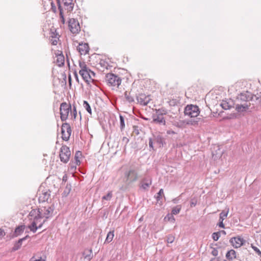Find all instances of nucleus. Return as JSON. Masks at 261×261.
I'll return each mask as SVG.
<instances>
[{
	"label": "nucleus",
	"mask_w": 261,
	"mask_h": 261,
	"mask_svg": "<svg viewBox=\"0 0 261 261\" xmlns=\"http://www.w3.org/2000/svg\"><path fill=\"white\" fill-rule=\"evenodd\" d=\"M28 218L31 222L28 227L33 233L36 232L38 228H41L46 222V220L41 221L43 217L41 211L38 208L32 209L28 215Z\"/></svg>",
	"instance_id": "nucleus-1"
},
{
	"label": "nucleus",
	"mask_w": 261,
	"mask_h": 261,
	"mask_svg": "<svg viewBox=\"0 0 261 261\" xmlns=\"http://www.w3.org/2000/svg\"><path fill=\"white\" fill-rule=\"evenodd\" d=\"M168 113L167 110L163 108L156 109L155 113L152 116V122L160 125H166V118L164 117Z\"/></svg>",
	"instance_id": "nucleus-2"
},
{
	"label": "nucleus",
	"mask_w": 261,
	"mask_h": 261,
	"mask_svg": "<svg viewBox=\"0 0 261 261\" xmlns=\"http://www.w3.org/2000/svg\"><path fill=\"white\" fill-rule=\"evenodd\" d=\"M200 113L199 109L196 105H187L184 110L185 116L190 117V118H195L197 117Z\"/></svg>",
	"instance_id": "nucleus-3"
},
{
	"label": "nucleus",
	"mask_w": 261,
	"mask_h": 261,
	"mask_svg": "<svg viewBox=\"0 0 261 261\" xmlns=\"http://www.w3.org/2000/svg\"><path fill=\"white\" fill-rule=\"evenodd\" d=\"M71 106L70 103L64 102L61 103L60 107V117L62 121H65L68 118Z\"/></svg>",
	"instance_id": "nucleus-4"
},
{
	"label": "nucleus",
	"mask_w": 261,
	"mask_h": 261,
	"mask_svg": "<svg viewBox=\"0 0 261 261\" xmlns=\"http://www.w3.org/2000/svg\"><path fill=\"white\" fill-rule=\"evenodd\" d=\"M106 80L107 84L111 86H117L118 87L121 83V79L114 73L107 74Z\"/></svg>",
	"instance_id": "nucleus-5"
},
{
	"label": "nucleus",
	"mask_w": 261,
	"mask_h": 261,
	"mask_svg": "<svg viewBox=\"0 0 261 261\" xmlns=\"http://www.w3.org/2000/svg\"><path fill=\"white\" fill-rule=\"evenodd\" d=\"M71 155L69 148L66 145H63L60 148V158L61 162L64 163H67Z\"/></svg>",
	"instance_id": "nucleus-6"
},
{
	"label": "nucleus",
	"mask_w": 261,
	"mask_h": 261,
	"mask_svg": "<svg viewBox=\"0 0 261 261\" xmlns=\"http://www.w3.org/2000/svg\"><path fill=\"white\" fill-rule=\"evenodd\" d=\"M68 28L72 34H77L81 31L79 22L76 19L70 18L68 20Z\"/></svg>",
	"instance_id": "nucleus-7"
},
{
	"label": "nucleus",
	"mask_w": 261,
	"mask_h": 261,
	"mask_svg": "<svg viewBox=\"0 0 261 261\" xmlns=\"http://www.w3.org/2000/svg\"><path fill=\"white\" fill-rule=\"evenodd\" d=\"M71 128L69 124L64 123L61 127L62 138L64 141H68L71 134Z\"/></svg>",
	"instance_id": "nucleus-8"
},
{
	"label": "nucleus",
	"mask_w": 261,
	"mask_h": 261,
	"mask_svg": "<svg viewBox=\"0 0 261 261\" xmlns=\"http://www.w3.org/2000/svg\"><path fill=\"white\" fill-rule=\"evenodd\" d=\"M79 73L87 84H90L91 82L93 81V80L91 79V75L87 66H83V68L80 70Z\"/></svg>",
	"instance_id": "nucleus-9"
},
{
	"label": "nucleus",
	"mask_w": 261,
	"mask_h": 261,
	"mask_svg": "<svg viewBox=\"0 0 261 261\" xmlns=\"http://www.w3.org/2000/svg\"><path fill=\"white\" fill-rule=\"evenodd\" d=\"M38 209L41 211L43 220H46V221L48 218L52 217L54 211V207L52 206H44Z\"/></svg>",
	"instance_id": "nucleus-10"
},
{
	"label": "nucleus",
	"mask_w": 261,
	"mask_h": 261,
	"mask_svg": "<svg viewBox=\"0 0 261 261\" xmlns=\"http://www.w3.org/2000/svg\"><path fill=\"white\" fill-rule=\"evenodd\" d=\"M50 191L49 190L45 189L41 191H39L38 200L40 202L47 201L50 196Z\"/></svg>",
	"instance_id": "nucleus-11"
},
{
	"label": "nucleus",
	"mask_w": 261,
	"mask_h": 261,
	"mask_svg": "<svg viewBox=\"0 0 261 261\" xmlns=\"http://www.w3.org/2000/svg\"><path fill=\"white\" fill-rule=\"evenodd\" d=\"M137 100L141 105L146 106L149 102L150 98L149 96L141 93L137 96Z\"/></svg>",
	"instance_id": "nucleus-12"
},
{
	"label": "nucleus",
	"mask_w": 261,
	"mask_h": 261,
	"mask_svg": "<svg viewBox=\"0 0 261 261\" xmlns=\"http://www.w3.org/2000/svg\"><path fill=\"white\" fill-rule=\"evenodd\" d=\"M127 180H129L130 182H133L137 180L138 174L137 172L134 170L131 169L128 172L125 173Z\"/></svg>",
	"instance_id": "nucleus-13"
},
{
	"label": "nucleus",
	"mask_w": 261,
	"mask_h": 261,
	"mask_svg": "<svg viewBox=\"0 0 261 261\" xmlns=\"http://www.w3.org/2000/svg\"><path fill=\"white\" fill-rule=\"evenodd\" d=\"M230 241L234 248H238L243 245L244 239L241 237H234L231 239Z\"/></svg>",
	"instance_id": "nucleus-14"
},
{
	"label": "nucleus",
	"mask_w": 261,
	"mask_h": 261,
	"mask_svg": "<svg viewBox=\"0 0 261 261\" xmlns=\"http://www.w3.org/2000/svg\"><path fill=\"white\" fill-rule=\"evenodd\" d=\"M151 184L152 181L151 178L149 177H145L141 181L140 188L144 190H147Z\"/></svg>",
	"instance_id": "nucleus-15"
},
{
	"label": "nucleus",
	"mask_w": 261,
	"mask_h": 261,
	"mask_svg": "<svg viewBox=\"0 0 261 261\" xmlns=\"http://www.w3.org/2000/svg\"><path fill=\"white\" fill-rule=\"evenodd\" d=\"M77 49L81 55H85L88 53L89 47L88 43H79L78 46L77 47Z\"/></svg>",
	"instance_id": "nucleus-16"
},
{
	"label": "nucleus",
	"mask_w": 261,
	"mask_h": 261,
	"mask_svg": "<svg viewBox=\"0 0 261 261\" xmlns=\"http://www.w3.org/2000/svg\"><path fill=\"white\" fill-rule=\"evenodd\" d=\"M64 6L68 12L73 10L74 4L73 0H63Z\"/></svg>",
	"instance_id": "nucleus-17"
},
{
	"label": "nucleus",
	"mask_w": 261,
	"mask_h": 261,
	"mask_svg": "<svg viewBox=\"0 0 261 261\" xmlns=\"http://www.w3.org/2000/svg\"><path fill=\"white\" fill-rule=\"evenodd\" d=\"M252 99V96L250 93L246 92L245 93H241L238 97V99L241 101L247 102L249 101Z\"/></svg>",
	"instance_id": "nucleus-18"
},
{
	"label": "nucleus",
	"mask_w": 261,
	"mask_h": 261,
	"mask_svg": "<svg viewBox=\"0 0 261 261\" xmlns=\"http://www.w3.org/2000/svg\"><path fill=\"white\" fill-rule=\"evenodd\" d=\"M83 256L85 259L90 261L93 257L92 250L91 249H87L83 253Z\"/></svg>",
	"instance_id": "nucleus-19"
},
{
	"label": "nucleus",
	"mask_w": 261,
	"mask_h": 261,
	"mask_svg": "<svg viewBox=\"0 0 261 261\" xmlns=\"http://www.w3.org/2000/svg\"><path fill=\"white\" fill-rule=\"evenodd\" d=\"M29 236L28 235L26 236L25 237L20 239L17 242H16L13 247L12 248V250L13 251H15L19 249L22 245V242L25 240L27 238H29Z\"/></svg>",
	"instance_id": "nucleus-20"
},
{
	"label": "nucleus",
	"mask_w": 261,
	"mask_h": 261,
	"mask_svg": "<svg viewBox=\"0 0 261 261\" xmlns=\"http://www.w3.org/2000/svg\"><path fill=\"white\" fill-rule=\"evenodd\" d=\"M65 58L62 54L56 55L55 62L57 65H64Z\"/></svg>",
	"instance_id": "nucleus-21"
},
{
	"label": "nucleus",
	"mask_w": 261,
	"mask_h": 261,
	"mask_svg": "<svg viewBox=\"0 0 261 261\" xmlns=\"http://www.w3.org/2000/svg\"><path fill=\"white\" fill-rule=\"evenodd\" d=\"M249 106L247 103L236 105V109L238 112L246 111L249 109Z\"/></svg>",
	"instance_id": "nucleus-22"
},
{
	"label": "nucleus",
	"mask_w": 261,
	"mask_h": 261,
	"mask_svg": "<svg viewBox=\"0 0 261 261\" xmlns=\"http://www.w3.org/2000/svg\"><path fill=\"white\" fill-rule=\"evenodd\" d=\"M155 141L159 144L160 147H163L166 144L165 139L160 135H158L155 137Z\"/></svg>",
	"instance_id": "nucleus-23"
},
{
	"label": "nucleus",
	"mask_w": 261,
	"mask_h": 261,
	"mask_svg": "<svg viewBox=\"0 0 261 261\" xmlns=\"http://www.w3.org/2000/svg\"><path fill=\"white\" fill-rule=\"evenodd\" d=\"M226 257L229 261L233 260L236 258V252L233 249L228 251L226 254Z\"/></svg>",
	"instance_id": "nucleus-24"
},
{
	"label": "nucleus",
	"mask_w": 261,
	"mask_h": 261,
	"mask_svg": "<svg viewBox=\"0 0 261 261\" xmlns=\"http://www.w3.org/2000/svg\"><path fill=\"white\" fill-rule=\"evenodd\" d=\"M57 4H58V9L60 11L59 14H60V17L61 19V21L63 24H64L65 22V19L64 17L63 10V8H62V7L61 6L60 0H57Z\"/></svg>",
	"instance_id": "nucleus-25"
},
{
	"label": "nucleus",
	"mask_w": 261,
	"mask_h": 261,
	"mask_svg": "<svg viewBox=\"0 0 261 261\" xmlns=\"http://www.w3.org/2000/svg\"><path fill=\"white\" fill-rule=\"evenodd\" d=\"M114 230L109 231L107 236L105 243H109L112 241L114 236Z\"/></svg>",
	"instance_id": "nucleus-26"
},
{
	"label": "nucleus",
	"mask_w": 261,
	"mask_h": 261,
	"mask_svg": "<svg viewBox=\"0 0 261 261\" xmlns=\"http://www.w3.org/2000/svg\"><path fill=\"white\" fill-rule=\"evenodd\" d=\"M24 230V226L21 225L16 228L14 232L15 236H18L22 233Z\"/></svg>",
	"instance_id": "nucleus-27"
},
{
	"label": "nucleus",
	"mask_w": 261,
	"mask_h": 261,
	"mask_svg": "<svg viewBox=\"0 0 261 261\" xmlns=\"http://www.w3.org/2000/svg\"><path fill=\"white\" fill-rule=\"evenodd\" d=\"M124 97L126 101H128L129 103H132L134 101V97L130 95V92L125 91L124 92Z\"/></svg>",
	"instance_id": "nucleus-28"
},
{
	"label": "nucleus",
	"mask_w": 261,
	"mask_h": 261,
	"mask_svg": "<svg viewBox=\"0 0 261 261\" xmlns=\"http://www.w3.org/2000/svg\"><path fill=\"white\" fill-rule=\"evenodd\" d=\"M71 186L70 185H67L63 192L62 196L63 197H67L70 192Z\"/></svg>",
	"instance_id": "nucleus-29"
},
{
	"label": "nucleus",
	"mask_w": 261,
	"mask_h": 261,
	"mask_svg": "<svg viewBox=\"0 0 261 261\" xmlns=\"http://www.w3.org/2000/svg\"><path fill=\"white\" fill-rule=\"evenodd\" d=\"M221 106L222 108L224 110H228L231 108V105L229 103V102L224 100L222 101Z\"/></svg>",
	"instance_id": "nucleus-30"
},
{
	"label": "nucleus",
	"mask_w": 261,
	"mask_h": 261,
	"mask_svg": "<svg viewBox=\"0 0 261 261\" xmlns=\"http://www.w3.org/2000/svg\"><path fill=\"white\" fill-rule=\"evenodd\" d=\"M181 208V206L180 205H176V206L174 207L171 212L172 215H177L178 214Z\"/></svg>",
	"instance_id": "nucleus-31"
},
{
	"label": "nucleus",
	"mask_w": 261,
	"mask_h": 261,
	"mask_svg": "<svg viewBox=\"0 0 261 261\" xmlns=\"http://www.w3.org/2000/svg\"><path fill=\"white\" fill-rule=\"evenodd\" d=\"M82 156V152L80 151H76L74 156V159L76 165H80L81 162L80 158Z\"/></svg>",
	"instance_id": "nucleus-32"
},
{
	"label": "nucleus",
	"mask_w": 261,
	"mask_h": 261,
	"mask_svg": "<svg viewBox=\"0 0 261 261\" xmlns=\"http://www.w3.org/2000/svg\"><path fill=\"white\" fill-rule=\"evenodd\" d=\"M83 106H84V108L86 110V111L90 114H92V110L91 109V107H90V105L89 104V103L87 101H86V100L84 101Z\"/></svg>",
	"instance_id": "nucleus-33"
},
{
	"label": "nucleus",
	"mask_w": 261,
	"mask_h": 261,
	"mask_svg": "<svg viewBox=\"0 0 261 261\" xmlns=\"http://www.w3.org/2000/svg\"><path fill=\"white\" fill-rule=\"evenodd\" d=\"M229 210L226 211H223L220 214L219 216V220L223 221L227 216Z\"/></svg>",
	"instance_id": "nucleus-34"
},
{
	"label": "nucleus",
	"mask_w": 261,
	"mask_h": 261,
	"mask_svg": "<svg viewBox=\"0 0 261 261\" xmlns=\"http://www.w3.org/2000/svg\"><path fill=\"white\" fill-rule=\"evenodd\" d=\"M70 112L71 118L73 119H75L77 116V112L75 106H74V105H73V110H72L71 109V111H70Z\"/></svg>",
	"instance_id": "nucleus-35"
},
{
	"label": "nucleus",
	"mask_w": 261,
	"mask_h": 261,
	"mask_svg": "<svg viewBox=\"0 0 261 261\" xmlns=\"http://www.w3.org/2000/svg\"><path fill=\"white\" fill-rule=\"evenodd\" d=\"M164 195V191L162 189H161L159 192L157 193L156 196H155V198H156L158 201H160L162 198V195Z\"/></svg>",
	"instance_id": "nucleus-36"
},
{
	"label": "nucleus",
	"mask_w": 261,
	"mask_h": 261,
	"mask_svg": "<svg viewBox=\"0 0 261 261\" xmlns=\"http://www.w3.org/2000/svg\"><path fill=\"white\" fill-rule=\"evenodd\" d=\"M120 127L121 130H122L124 127H125V124H124V119L123 117L120 115Z\"/></svg>",
	"instance_id": "nucleus-37"
},
{
	"label": "nucleus",
	"mask_w": 261,
	"mask_h": 261,
	"mask_svg": "<svg viewBox=\"0 0 261 261\" xmlns=\"http://www.w3.org/2000/svg\"><path fill=\"white\" fill-rule=\"evenodd\" d=\"M220 234H221V232H214L212 234L213 239L215 241H217L220 237Z\"/></svg>",
	"instance_id": "nucleus-38"
},
{
	"label": "nucleus",
	"mask_w": 261,
	"mask_h": 261,
	"mask_svg": "<svg viewBox=\"0 0 261 261\" xmlns=\"http://www.w3.org/2000/svg\"><path fill=\"white\" fill-rule=\"evenodd\" d=\"M112 197V192H109L107 195L103 196L102 197V199L103 200H110Z\"/></svg>",
	"instance_id": "nucleus-39"
},
{
	"label": "nucleus",
	"mask_w": 261,
	"mask_h": 261,
	"mask_svg": "<svg viewBox=\"0 0 261 261\" xmlns=\"http://www.w3.org/2000/svg\"><path fill=\"white\" fill-rule=\"evenodd\" d=\"M58 40V38L51 36V38L50 39V41L53 45H55L57 44Z\"/></svg>",
	"instance_id": "nucleus-40"
},
{
	"label": "nucleus",
	"mask_w": 261,
	"mask_h": 261,
	"mask_svg": "<svg viewBox=\"0 0 261 261\" xmlns=\"http://www.w3.org/2000/svg\"><path fill=\"white\" fill-rule=\"evenodd\" d=\"M197 119H191L190 120H188L187 122V124L195 125L197 124V122L198 121V120H197Z\"/></svg>",
	"instance_id": "nucleus-41"
},
{
	"label": "nucleus",
	"mask_w": 261,
	"mask_h": 261,
	"mask_svg": "<svg viewBox=\"0 0 261 261\" xmlns=\"http://www.w3.org/2000/svg\"><path fill=\"white\" fill-rule=\"evenodd\" d=\"M174 237L172 235H169L168 237H167V242L168 243H172L173 242L174 240Z\"/></svg>",
	"instance_id": "nucleus-42"
},
{
	"label": "nucleus",
	"mask_w": 261,
	"mask_h": 261,
	"mask_svg": "<svg viewBox=\"0 0 261 261\" xmlns=\"http://www.w3.org/2000/svg\"><path fill=\"white\" fill-rule=\"evenodd\" d=\"M168 219V221H171V222H174L175 219L174 217L173 216V215L172 214L171 215L168 214L165 217V220Z\"/></svg>",
	"instance_id": "nucleus-43"
},
{
	"label": "nucleus",
	"mask_w": 261,
	"mask_h": 261,
	"mask_svg": "<svg viewBox=\"0 0 261 261\" xmlns=\"http://www.w3.org/2000/svg\"><path fill=\"white\" fill-rule=\"evenodd\" d=\"M251 247L253 250L258 254V255L261 257V251L259 250V249L257 247L252 245H251Z\"/></svg>",
	"instance_id": "nucleus-44"
},
{
	"label": "nucleus",
	"mask_w": 261,
	"mask_h": 261,
	"mask_svg": "<svg viewBox=\"0 0 261 261\" xmlns=\"http://www.w3.org/2000/svg\"><path fill=\"white\" fill-rule=\"evenodd\" d=\"M211 249H212L211 253L214 256H217L218 254V250L214 247H211Z\"/></svg>",
	"instance_id": "nucleus-45"
},
{
	"label": "nucleus",
	"mask_w": 261,
	"mask_h": 261,
	"mask_svg": "<svg viewBox=\"0 0 261 261\" xmlns=\"http://www.w3.org/2000/svg\"><path fill=\"white\" fill-rule=\"evenodd\" d=\"M197 200L196 198H192L191 200L190 205L191 207L195 206L197 204Z\"/></svg>",
	"instance_id": "nucleus-46"
},
{
	"label": "nucleus",
	"mask_w": 261,
	"mask_h": 261,
	"mask_svg": "<svg viewBox=\"0 0 261 261\" xmlns=\"http://www.w3.org/2000/svg\"><path fill=\"white\" fill-rule=\"evenodd\" d=\"M61 76L63 79V81L62 82V83H63L64 85H66V75L65 73L64 72L62 73H61Z\"/></svg>",
	"instance_id": "nucleus-47"
},
{
	"label": "nucleus",
	"mask_w": 261,
	"mask_h": 261,
	"mask_svg": "<svg viewBox=\"0 0 261 261\" xmlns=\"http://www.w3.org/2000/svg\"><path fill=\"white\" fill-rule=\"evenodd\" d=\"M122 141L126 145L128 143V142H129V139L127 138V137H123L122 139Z\"/></svg>",
	"instance_id": "nucleus-48"
},
{
	"label": "nucleus",
	"mask_w": 261,
	"mask_h": 261,
	"mask_svg": "<svg viewBox=\"0 0 261 261\" xmlns=\"http://www.w3.org/2000/svg\"><path fill=\"white\" fill-rule=\"evenodd\" d=\"M149 146L152 148V150H154L153 146V141L151 138L149 139Z\"/></svg>",
	"instance_id": "nucleus-49"
},
{
	"label": "nucleus",
	"mask_w": 261,
	"mask_h": 261,
	"mask_svg": "<svg viewBox=\"0 0 261 261\" xmlns=\"http://www.w3.org/2000/svg\"><path fill=\"white\" fill-rule=\"evenodd\" d=\"M223 221L219 220V223L218 225L220 227L224 228L225 226Z\"/></svg>",
	"instance_id": "nucleus-50"
},
{
	"label": "nucleus",
	"mask_w": 261,
	"mask_h": 261,
	"mask_svg": "<svg viewBox=\"0 0 261 261\" xmlns=\"http://www.w3.org/2000/svg\"><path fill=\"white\" fill-rule=\"evenodd\" d=\"M5 235V232L4 230L0 228V239Z\"/></svg>",
	"instance_id": "nucleus-51"
},
{
	"label": "nucleus",
	"mask_w": 261,
	"mask_h": 261,
	"mask_svg": "<svg viewBox=\"0 0 261 261\" xmlns=\"http://www.w3.org/2000/svg\"><path fill=\"white\" fill-rule=\"evenodd\" d=\"M67 176L66 174H65L63 176L62 181L65 182L67 181Z\"/></svg>",
	"instance_id": "nucleus-52"
},
{
	"label": "nucleus",
	"mask_w": 261,
	"mask_h": 261,
	"mask_svg": "<svg viewBox=\"0 0 261 261\" xmlns=\"http://www.w3.org/2000/svg\"><path fill=\"white\" fill-rule=\"evenodd\" d=\"M68 81H69V83L70 85H71V77L70 74H69V76H68Z\"/></svg>",
	"instance_id": "nucleus-53"
},
{
	"label": "nucleus",
	"mask_w": 261,
	"mask_h": 261,
	"mask_svg": "<svg viewBox=\"0 0 261 261\" xmlns=\"http://www.w3.org/2000/svg\"><path fill=\"white\" fill-rule=\"evenodd\" d=\"M89 72H90V74H91V77H92V76H95V73H94L93 71H91V70H90V69H89Z\"/></svg>",
	"instance_id": "nucleus-54"
},
{
	"label": "nucleus",
	"mask_w": 261,
	"mask_h": 261,
	"mask_svg": "<svg viewBox=\"0 0 261 261\" xmlns=\"http://www.w3.org/2000/svg\"><path fill=\"white\" fill-rule=\"evenodd\" d=\"M220 232H221V233H222L224 234H226V232L224 230H221Z\"/></svg>",
	"instance_id": "nucleus-55"
},
{
	"label": "nucleus",
	"mask_w": 261,
	"mask_h": 261,
	"mask_svg": "<svg viewBox=\"0 0 261 261\" xmlns=\"http://www.w3.org/2000/svg\"><path fill=\"white\" fill-rule=\"evenodd\" d=\"M215 261H220V258L218 257V258H216Z\"/></svg>",
	"instance_id": "nucleus-56"
},
{
	"label": "nucleus",
	"mask_w": 261,
	"mask_h": 261,
	"mask_svg": "<svg viewBox=\"0 0 261 261\" xmlns=\"http://www.w3.org/2000/svg\"><path fill=\"white\" fill-rule=\"evenodd\" d=\"M215 260H216L215 258H213L211 259V260L210 261H215Z\"/></svg>",
	"instance_id": "nucleus-57"
},
{
	"label": "nucleus",
	"mask_w": 261,
	"mask_h": 261,
	"mask_svg": "<svg viewBox=\"0 0 261 261\" xmlns=\"http://www.w3.org/2000/svg\"><path fill=\"white\" fill-rule=\"evenodd\" d=\"M52 9H55V10H54V11H55L56 10V8H52Z\"/></svg>",
	"instance_id": "nucleus-58"
},
{
	"label": "nucleus",
	"mask_w": 261,
	"mask_h": 261,
	"mask_svg": "<svg viewBox=\"0 0 261 261\" xmlns=\"http://www.w3.org/2000/svg\"><path fill=\"white\" fill-rule=\"evenodd\" d=\"M52 9H55V10H54V11H55L56 10V8H52Z\"/></svg>",
	"instance_id": "nucleus-59"
},
{
	"label": "nucleus",
	"mask_w": 261,
	"mask_h": 261,
	"mask_svg": "<svg viewBox=\"0 0 261 261\" xmlns=\"http://www.w3.org/2000/svg\"><path fill=\"white\" fill-rule=\"evenodd\" d=\"M52 9H55V10H54V11H55L56 10V8H52Z\"/></svg>",
	"instance_id": "nucleus-60"
},
{
	"label": "nucleus",
	"mask_w": 261,
	"mask_h": 261,
	"mask_svg": "<svg viewBox=\"0 0 261 261\" xmlns=\"http://www.w3.org/2000/svg\"><path fill=\"white\" fill-rule=\"evenodd\" d=\"M75 76H76V80H78V77H77L76 74H75Z\"/></svg>",
	"instance_id": "nucleus-61"
},
{
	"label": "nucleus",
	"mask_w": 261,
	"mask_h": 261,
	"mask_svg": "<svg viewBox=\"0 0 261 261\" xmlns=\"http://www.w3.org/2000/svg\"><path fill=\"white\" fill-rule=\"evenodd\" d=\"M68 66H69V63L68 62Z\"/></svg>",
	"instance_id": "nucleus-62"
},
{
	"label": "nucleus",
	"mask_w": 261,
	"mask_h": 261,
	"mask_svg": "<svg viewBox=\"0 0 261 261\" xmlns=\"http://www.w3.org/2000/svg\"><path fill=\"white\" fill-rule=\"evenodd\" d=\"M34 261H40V260H34Z\"/></svg>",
	"instance_id": "nucleus-63"
},
{
	"label": "nucleus",
	"mask_w": 261,
	"mask_h": 261,
	"mask_svg": "<svg viewBox=\"0 0 261 261\" xmlns=\"http://www.w3.org/2000/svg\"><path fill=\"white\" fill-rule=\"evenodd\" d=\"M223 261H227V260L224 259Z\"/></svg>",
	"instance_id": "nucleus-64"
}]
</instances>
